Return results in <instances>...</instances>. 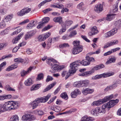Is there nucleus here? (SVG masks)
Wrapping results in <instances>:
<instances>
[{
  "label": "nucleus",
  "mask_w": 121,
  "mask_h": 121,
  "mask_svg": "<svg viewBox=\"0 0 121 121\" xmlns=\"http://www.w3.org/2000/svg\"><path fill=\"white\" fill-rule=\"evenodd\" d=\"M34 113L36 114L41 115L43 114V112L41 110L37 109L34 111Z\"/></svg>",
  "instance_id": "f704fd0d"
},
{
  "label": "nucleus",
  "mask_w": 121,
  "mask_h": 121,
  "mask_svg": "<svg viewBox=\"0 0 121 121\" xmlns=\"http://www.w3.org/2000/svg\"><path fill=\"white\" fill-rule=\"evenodd\" d=\"M65 67L64 65H59V63L53 59V70L55 71H59L63 69Z\"/></svg>",
  "instance_id": "423d86ee"
},
{
  "label": "nucleus",
  "mask_w": 121,
  "mask_h": 121,
  "mask_svg": "<svg viewBox=\"0 0 121 121\" xmlns=\"http://www.w3.org/2000/svg\"><path fill=\"white\" fill-rule=\"evenodd\" d=\"M103 5L101 4H99L96 5L94 8L95 11L96 12L99 13L103 10Z\"/></svg>",
  "instance_id": "ddd939ff"
},
{
  "label": "nucleus",
  "mask_w": 121,
  "mask_h": 121,
  "mask_svg": "<svg viewBox=\"0 0 121 121\" xmlns=\"http://www.w3.org/2000/svg\"><path fill=\"white\" fill-rule=\"evenodd\" d=\"M29 116L30 114L28 113L25 114L22 117V120L24 121H28Z\"/></svg>",
  "instance_id": "a878e982"
},
{
  "label": "nucleus",
  "mask_w": 121,
  "mask_h": 121,
  "mask_svg": "<svg viewBox=\"0 0 121 121\" xmlns=\"http://www.w3.org/2000/svg\"><path fill=\"white\" fill-rule=\"evenodd\" d=\"M82 82L80 81L76 82L74 83L73 85L74 86L78 87L82 86Z\"/></svg>",
  "instance_id": "ea45409f"
},
{
  "label": "nucleus",
  "mask_w": 121,
  "mask_h": 121,
  "mask_svg": "<svg viewBox=\"0 0 121 121\" xmlns=\"http://www.w3.org/2000/svg\"><path fill=\"white\" fill-rule=\"evenodd\" d=\"M62 9L61 11V13H63L64 12H68L69 11V9H68L65 8H62Z\"/></svg>",
  "instance_id": "4d7b16f0"
},
{
  "label": "nucleus",
  "mask_w": 121,
  "mask_h": 121,
  "mask_svg": "<svg viewBox=\"0 0 121 121\" xmlns=\"http://www.w3.org/2000/svg\"><path fill=\"white\" fill-rule=\"evenodd\" d=\"M116 60V58L114 56L112 57L111 58H109L106 63V64L108 65L114 62Z\"/></svg>",
  "instance_id": "5701e85b"
},
{
  "label": "nucleus",
  "mask_w": 121,
  "mask_h": 121,
  "mask_svg": "<svg viewBox=\"0 0 121 121\" xmlns=\"http://www.w3.org/2000/svg\"><path fill=\"white\" fill-rule=\"evenodd\" d=\"M118 101V100L117 99L116 100H112L103 105L102 107H100V110L101 111V112L105 113L106 111V108H109L112 107L117 103Z\"/></svg>",
  "instance_id": "f03ea898"
},
{
  "label": "nucleus",
  "mask_w": 121,
  "mask_h": 121,
  "mask_svg": "<svg viewBox=\"0 0 121 121\" xmlns=\"http://www.w3.org/2000/svg\"><path fill=\"white\" fill-rule=\"evenodd\" d=\"M52 27V26L48 25L47 26L45 27L42 30V31H44L50 29Z\"/></svg>",
  "instance_id": "3c124183"
},
{
  "label": "nucleus",
  "mask_w": 121,
  "mask_h": 121,
  "mask_svg": "<svg viewBox=\"0 0 121 121\" xmlns=\"http://www.w3.org/2000/svg\"><path fill=\"white\" fill-rule=\"evenodd\" d=\"M6 24L5 22L3 20H2L0 23V29H3L5 28L6 27Z\"/></svg>",
  "instance_id": "2f4dec72"
},
{
  "label": "nucleus",
  "mask_w": 121,
  "mask_h": 121,
  "mask_svg": "<svg viewBox=\"0 0 121 121\" xmlns=\"http://www.w3.org/2000/svg\"><path fill=\"white\" fill-rule=\"evenodd\" d=\"M113 97V95H110L106 97L105 98L103 99L104 102L110 100Z\"/></svg>",
  "instance_id": "c9c22d12"
},
{
  "label": "nucleus",
  "mask_w": 121,
  "mask_h": 121,
  "mask_svg": "<svg viewBox=\"0 0 121 121\" xmlns=\"http://www.w3.org/2000/svg\"><path fill=\"white\" fill-rule=\"evenodd\" d=\"M13 16V15L11 14L6 16L4 19V21L6 22H9L12 18Z\"/></svg>",
  "instance_id": "c85d7f7f"
},
{
  "label": "nucleus",
  "mask_w": 121,
  "mask_h": 121,
  "mask_svg": "<svg viewBox=\"0 0 121 121\" xmlns=\"http://www.w3.org/2000/svg\"><path fill=\"white\" fill-rule=\"evenodd\" d=\"M51 34L48 32L42 35V37L43 38V39L44 40H45Z\"/></svg>",
  "instance_id": "7c9ffc66"
},
{
  "label": "nucleus",
  "mask_w": 121,
  "mask_h": 121,
  "mask_svg": "<svg viewBox=\"0 0 121 121\" xmlns=\"http://www.w3.org/2000/svg\"><path fill=\"white\" fill-rule=\"evenodd\" d=\"M73 21L70 20H67L64 22H63L62 24L63 26L69 27L73 23Z\"/></svg>",
  "instance_id": "4468645a"
},
{
  "label": "nucleus",
  "mask_w": 121,
  "mask_h": 121,
  "mask_svg": "<svg viewBox=\"0 0 121 121\" xmlns=\"http://www.w3.org/2000/svg\"><path fill=\"white\" fill-rule=\"evenodd\" d=\"M14 60L15 62L19 63H22L24 61V60L21 58H19L15 59Z\"/></svg>",
  "instance_id": "49530a36"
},
{
  "label": "nucleus",
  "mask_w": 121,
  "mask_h": 121,
  "mask_svg": "<svg viewBox=\"0 0 121 121\" xmlns=\"http://www.w3.org/2000/svg\"><path fill=\"white\" fill-rule=\"evenodd\" d=\"M118 43V41L117 40H112L111 41L107 43L104 46V48H106L117 44Z\"/></svg>",
  "instance_id": "9d476101"
},
{
  "label": "nucleus",
  "mask_w": 121,
  "mask_h": 121,
  "mask_svg": "<svg viewBox=\"0 0 121 121\" xmlns=\"http://www.w3.org/2000/svg\"><path fill=\"white\" fill-rule=\"evenodd\" d=\"M11 101V108L12 109H15L19 107L18 102L17 101Z\"/></svg>",
  "instance_id": "f3484780"
},
{
  "label": "nucleus",
  "mask_w": 121,
  "mask_h": 121,
  "mask_svg": "<svg viewBox=\"0 0 121 121\" xmlns=\"http://www.w3.org/2000/svg\"><path fill=\"white\" fill-rule=\"evenodd\" d=\"M98 32L97 28L95 26H94L91 28V31L89 32V34L90 35H94L95 34L98 33Z\"/></svg>",
  "instance_id": "dca6fc26"
},
{
  "label": "nucleus",
  "mask_w": 121,
  "mask_h": 121,
  "mask_svg": "<svg viewBox=\"0 0 121 121\" xmlns=\"http://www.w3.org/2000/svg\"><path fill=\"white\" fill-rule=\"evenodd\" d=\"M52 9L48 8L44 10L43 11V12L45 13L46 14L52 10Z\"/></svg>",
  "instance_id": "bf43d9fd"
},
{
  "label": "nucleus",
  "mask_w": 121,
  "mask_h": 121,
  "mask_svg": "<svg viewBox=\"0 0 121 121\" xmlns=\"http://www.w3.org/2000/svg\"><path fill=\"white\" fill-rule=\"evenodd\" d=\"M91 113L92 115L95 116H97L98 115L97 112L96 108L95 109H93L91 111Z\"/></svg>",
  "instance_id": "5fc2aeb1"
},
{
  "label": "nucleus",
  "mask_w": 121,
  "mask_h": 121,
  "mask_svg": "<svg viewBox=\"0 0 121 121\" xmlns=\"http://www.w3.org/2000/svg\"><path fill=\"white\" fill-rule=\"evenodd\" d=\"M78 26L79 24H77L72 27L70 28L68 30V31L69 32L70 31L72 30L75 29L78 27Z\"/></svg>",
  "instance_id": "603ef678"
},
{
  "label": "nucleus",
  "mask_w": 121,
  "mask_h": 121,
  "mask_svg": "<svg viewBox=\"0 0 121 121\" xmlns=\"http://www.w3.org/2000/svg\"><path fill=\"white\" fill-rule=\"evenodd\" d=\"M19 117L17 115H15L12 116L10 118V121H19Z\"/></svg>",
  "instance_id": "bb28decb"
},
{
  "label": "nucleus",
  "mask_w": 121,
  "mask_h": 121,
  "mask_svg": "<svg viewBox=\"0 0 121 121\" xmlns=\"http://www.w3.org/2000/svg\"><path fill=\"white\" fill-rule=\"evenodd\" d=\"M47 59L46 60L47 63L50 66H51V68L52 69V68L53 67L52 66V64L53 63V58H47L46 56H44L42 58L41 60L43 61Z\"/></svg>",
  "instance_id": "9b49d317"
},
{
  "label": "nucleus",
  "mask_w": 121,
  "mask_h": 121,
  "mask_svg": "<svg viewBox=\"0 0 121 121\" xmlns=\"http://www.w3.org/2000/svg\"><path fill=\"white\" fill-rule=\"evenodd\" d=\"M108 76H93L92 78L93 80H96L100 78H101L103 77L104 78H105Z\"/></svg>",
  "instance_id": "6e6d98bb"
},
{
  "label": "nucleus",
  "mask_w": 121,
  "mask_h": 121,
  "mask_svg": "<svg viewBox=\"0 0 121 121\" xmlns=\"http://www.w3.org/2000/svg\"><path fill=\"white\" fill-rule=\"evenodd\" d=\"M114 24L116 26H119L121 25V20H120L115 21Z\"/></svg>",
  "instance_id": "8fccbe9b"
},
{
  "label": "nucleus",
  "mask_w": 121,
  "mask_h": 121,
  "mask_svg": "<svg viewBox=\"0 0 121 121\" xmlns=\"http://www.w3.org/2000/svg\"><path fill=\"white\" fill-rule=\"evenodd\" d=\"M29 118V119L28 121H31L35 120L36 119V117L35 116L30 114Z\"/></svg>",
  "instance_id": "864d4df0"
},
{
  "label": "nucleus",
  "mask_w": 121,
  "mask_h": 121,
  "mask_svg": "<svg viewBox=\"0 0 121 121\" xmlns=\"http://www.w3.org/2000/svg\"><path fill=\"white\" fill-rule=\"evenodd\" d=\"M104 67V65L103 64H100L98 65H96L95 67L91 70L87 71H86L83 73L82 76L86 75H91L93 73L95 70L100 69Z\"/></svg>",
  "instance_id": "20e7f679"
},
{
  "label": "nucleus",
  "mask_w": 121,
  "mask_h": 121,
  "mask_svg": "<svg viewBox=\"0 0 121 121\" xmlns=\"http://www.w3.org/2000/svg\"><path fill=\"white\" fill-rule=\"evenodd\" d=\"M22 29L21 28H18L15 31L13 32L11 34V35H13L15 34H17L20 33L22 30Z\"/></svg>",
  "instance_id": "de8ad7c7"
},
{
  "label": "nucleus",
  "mask_w": 121,
  "mask_h": 121,
  "mask_svg": "<svg viewBox=\"0 0 121 121\" xmlns=\"http://www.w3.org/2000/svg\"><path fill=\"white\" fill-rule=\"evenodd\" d=\"M78 66V64L76 63L75 61L71 63L70 65V69L69 70V73L70 75L75 73L77 69L76 67Z\"/></svg>",
  "instance_id": "39448f33"
},
{
  "label": "nucleus",
  "mask_w": 121,
  "mask_h": 121,
  "mask_svg": "<svg viewBox=\"0 0 121 121\" xmlns=\"http://www.w3.org/2000/svg\"><path fill=\"white\" fill-rule=\"evenodd\" d=\"M32 68L33 67H30L28 69L27 71L22 70L21 72V76H24L27 75L31 71Z\"/></svg>",
  "instance_id": "a211bd4d"
},
{
  "label": "nucleus",
  "mask_w": 121,
  "mask_h": 121,
  "mask_svg": "<svg viewBox=\"0 0 121 121\" xmlns=\"http://www.w3.org/2000/svg\"><path fill=\"white\" fill-rule=\"evenodd\" d=\"M24 83L26 86H29L33 84V81L31 78H29L25 81Z\"/></svg>",
  "instance_id": "aec40b11"
},
{
  "label": "nucleus",
  "mask_w": 121,
  "mask_h": 121,
  "mask_svg": "<svg viewBox=\"0 0 121 121\" xmlns=\"http://www.w3.org/2000/svg\"><path fill=\"white\" fill-rule=\"evenodd\" d=\"M117 29L116 28L112 29L110 31L105 34L104 36L105 38H108L113 36L116 34L117 32Z\"/></svg>",
  "instance_id": "0eeeda50"
},
{
  "label": "nucleus",
  "mask_w": 121,
  "mask_h": 121,
  "mask_svg": "<svg viewBox=\"0 0 121 121\" xmlns=\"http://www.w3.org/2000/svg\"><path fill=\"white\" fill-rule=\"evenodd\" d=\"M83 50V46L80 45L77 47H75L72 49V53L73 54H76L82 52Z\"/></svg>",
  "instance_id": "1a4fd4ad"
},
{
  "label": "nucleus",
  "mask_w": 121,
  "mask_h": 121,
  "mask_svg": "<svg viewBox=\"0 0 121 121\" xmlns=\"http://www.w3.org/2000/svg\"><path fill=\"white\" fill-rule=\"evenodd\" d=\"M41 86V84H38L33 85L30 88V91H35L39 88Z\"/></svg>",
  "instance_id": "6ab92c4d"
},
{
  "label": "nucleus",
  "mask_w": 121,
  "mask_h": 121,
  "mask_svg": "<svg viewBox=\"0 0 121 121\" xmlns=\"http://www.w3.org/2000/svg\"><path fill=\"white\" fill-rule=\"evenodd\" d=\"M49 20V18L48 17H45L42 19V21L41 22L43 24L48 22Z\"/></svg>",
  "instance_id": "37998d69"
},
{
  "label": "nucleus",
  "mask_w": 121,
  "mask_h": 121,
  "mask_svg": "<svg viewBox=\"0 0 121 121\" xmlns=\"http://www.w3.org/2000/svg\"><path fill=\"white\" fill-rule=\"evenodd\" d=\"M77 34V31L76 30H73L71 31L69 35V37L71 38L75 35Z\"/></svg>",
  "instance_id": "e433bc0d"
},
{
  "label": "nucleus",
  "mask_w": 121,
  "mask_h": 121,
  "mask_svg": "<svg viewBox=\"0 0 121 121\" xmlns=\"http://www.w3.org/2000/svg\"><path fill=\"white\" fill-rule=\"evenodd\" d=\"M61 97L62 98L65 99H67L68 98V97L66 92L62 93L60 95Z\"/></svg>",
  "instance_id": "a18cd8bd"
},
{
  "label": "nucleus",
  "mask_w": 121,
  "mask_h": 121,
  "mask_svg": "<svg viewBox=\"0 0 121 121\" xmlns=\"http://www.w3.org/2000/svg\"><path fill=\"white\" fill-rule=\"evenodd\" d=\"M84 5L83 2H81L77 5V8L80 10H83L84 8L83 6H84Z\"/></svg>",
  "instance_id": "473e14b6"
},
{
  "label": "nucleus",
  "mask_w": 121,
  "mask_h": 121,
  "mask_svg": "<svg viewBox=\"0 0 121 121\" xmlns=\"http://www.w3.org/2000/svg\"><path fill=\"white\" fill-rule=\"evenodd\" d=\"M5 99L12 98V95L10 94L4 95Z\"/></svg>",
  "instance_id": "680f3d73"
},
{
  "label": "nucleus",
  "mask_w": 121,
  "mask_h": 121,
  "mask_svg": "<svg viewBox=\"0 0 121 121\" xmlns=\"http://www.w3.org/2000/svg\"><path fill=\"white\" fill-rule=\"evenodd\" d=\"M40 24L38 25L37 26V28L38 29H39L43 27V24L41 22H39Z\"/></svg>",
  "instance_id": "052dcab7"
},
{
  "label": "nucleus",
  "mask_w": 121,
  "mask_h": 121,
  "mask_svg": "<svg viewBox=\"0 0 121 121\" xmlns=\"http://www.w3.org/2000/svg\"><path fill=\"white\" fill-rule=\"evenodd\" d=\"M114 73L112 72L105 73L100 75H97L96 76H112L114 75Z\"/></svg>",
  "instance_id": "cd10ccee"
},
{
  "label": "nucleus",
  "mask_w": 121,
  "mask_h": 121,
  "mask_svg": "<svg viewBox=\"0 0 121 121\" xmlns=\"http://www.w3.org/2000/svg\"><path fill=\"white\" fill-rule=\"evenodd\" d=\"M62 76H70L69 73L65 71H63L62 73Z\"/></svg>",
  "instance_id": "e2e57ef3"
},
{
  "label": "nucleus",
  "mask_w": 121,
  "mask_h": 121,
  "mask_svg": "<svg viewBox=\"0 0 121 121\" xmlns=\"http://www.w3.org/2000/svg\"><path fill=\"white\" fill-rule=\"evenodd\" d=\"M51 95H47L45 98L42 97L36 99L30 103V104L32 106L33 109L36 108L38 105V104L40 103H45L48 100Z\"/></svg>",
  "instance_id": "f257e3e1"
},
{
  "label": "nucleus",
  "mask_w": 121,
  "mask_h": 121,
  "mask_svg": "<svg viewBox=\"0 0 121 121\" xmlns=\"http://www.w3.org/2000/svg\"><path fill=\"white\" fill-rule=\"evenodd\" d=\"M81 37L86 42H90V40L87 39L86 36L82 35H81Z\"/></svg>",
  "instance_id": "69168bd1"
},
{
  "label": "nucleus",
  "mask_w": 121,
  "mask_h": 121,
  "mask_svg": "<svg viewBox=\"0 0 121 121\" xmlns=\"http://www.w3.org/2000/svg\"><path fill=\"white\" fill-rule=\"evenodd\" d=\"M17 67V63H15L13 65L9 66L6 69V71H9L16 68Z\"/></svg>",
  "instance_id": "412c9836"
},
{
  "label": "nucleus",
  "mask_w": 121,
  "mask_h": 121,
  "mask_svg": "<svg viewBox=\"0 0 121 121\" xmlns=\"http://www.w3.org/2000/svg\"><path fill=\"white\" fill-rule=\"evenodd\" d=\"M104 102L103 99L99 100L97 101L94 102L92 103V105L94 106H98Z\"/></svg>",
  "instance_id": "4be33fe9"
},
{
  "label": "nucleus",
  "mask_w": 121,
  "mask_h": 121,
  "mask_svg": "<svg viewBox=\"0 0 121 121\" xmlns=\"http://www.w3.org/2000/svg\"><path fill=\"white\" fill-rule=\"evenodd\" d=\"M62 28L60 29L59 31L60 34H62L64 32H65L66 30V27L65 26H63L62 24L61 25Z\"/></svg>",
  "instance_id": "79ce46f5"
},
{
  "label": "nucleus",
  "mask_w": 121,
  "mask_h": 121,
  "mask_svg": "<svg viewBox=\"0 0 121 121\" xmlns=\"http://www.w3.org/2000/svg\"><path fill=\"white\" fill-rule=\"evenodd\" d=\"M53 86V84H52V83L50 85L48 86L47 87L43 90V92H45L49 91L52 87Z\"/></svg>",
  "instance_id": "a19ab883"
},
{
  "label": "nucleus",
  "mask_w": 121,
  "mask_h": 121,
  "mask_svg": "<svg viewBox=\"0 0 121 121\" xmlns=\"http://www.w3.org/2000/svg\"><path fill=\"white\" fill-rule=\"evenodd\" d=\"M31 10L30 8H24L20 11L18 12L17 14L19 16H22L29 12Z\"/></svg>",
  "instance_id": "6e6552de"
},
{
  "label": "nucleus",
  "mask_w": 121,
  "mask_h": 121,
  "mask_svg": "<svg viewBox=\"0 0 121 121\" xmlns=\"http://www.w3.org/2000/svg\"><path fill=\"white\" fill-rule=\"evenodd\" d=\"M114 14L108 15L107 17L106 18V19L108 21H110L114 18Z\"/></svg>",
  "instance_id": "c756f323"
},
{
  "label": "nucleus",
  "mask_w": 121,
  "mask_h": 121,
  "mask_svg": "<svg viewBox=\"0 0 121 121\" xmlns=\"http://www.w3.org/2000/svg\"><path fill=\"white\" fill-rule=\"evenodd\" d=\"M20 39L18 37H16L15 39H13L12 41V42L13 43H16Z\"/></svg>",
  "instance_id": "13d9d810"
},
{
  "label": "nucleus",
  "mask_w": 121,
  "mask_h": 121,
  "mask_svg": "<svg viewBox=\"0 0 121 121\" xmlns=\"http://www.w3.org/2000/svg\"><path fill=\"white\" fill-rule=\"evenodd\" d=\"M33 27V26L32 25L31 23L28 24L27 26V28L28 29H31Z\"/></svg>",
  "instance_id": "774afa93"
},
{
  "label": "nucleus",
  "mask_w": 121,
  "mask_h": 121,
  "mask_svg": "<svg viewBox=\"0 0 121 121\" xmlns=\"http://www.w3.org/2000/svg\"><path fill=\"white\" fill-rule=\"evenodd\" d=\"M52 79L53 78L52 77L50 76H48L46 81L47 82H48L49 81L52 80Z\"/></svg>",
  "instance_id": "338daca9"
},
{
  "label": "nucleus",
  "mask_w": 121,
  "mask_h": 121,
  "mask_svg": "<svg viewBox=\"0 0 121 121\" xmlns=\"http://www.w3.org/2000/svg\"><path fill=\"white\" fill-rule=\"evenodd\" d=\"M35 34L34 30H31L30 31L28 32L25 35V39L26 40L28 39L31 37L32 36L34 35Z\"/></svg>",
  "instance_id": "2eb2a0df"
},
{
  "label": "nucleus",
  "mask_w": 121,
  "mask_h": 121,
  "mask_svg": "<svg viewBox=\"0 0 121 121\" xmlns=\"http://www.w3.org/2000/svg\"><path fill=\"white\" fill-rule=\"evenodd\" d=\"M54 21L56 22H58L61 25L63 22L62 20V18L61 17H56L53 19Z\"/></svg>",
  "instance_id": "b1692460"
},
{
  "label": "nucleus",
  "mask_w": 121,
  "mask_h": 121,
  "mask_svg": "<svg viewBox=\"0 0 121 121\" xmlns=\"http://www.w3.org/2000/svg\"><path fill=\"white\" fill-rule=\"evenodd\" d=\"M81 82L82 83V86L87 85L89 84V81L88 80H85Z\"/></svg>",
  "instance_id": "c03bdc74"
},
{
  "label": "nucleus",
  "mask_w": 121,
  "mask_h": 121,
  "mask_svg": "<svg viewBox=\"0 0 121 121\" xmlns=\"http://www.w3.org/2000/svg\"><path fill=\"white\" fill-rule=\"evenodd\" d=\"M64 7V5L61 4H55L53 5V8L61 9Z\"/></svg>",
  "instance_id": "58836bf2"
},
{
  "label": "nucleus",
  "mask_w": 121,
  "mask_h": 121,
  "mask_svg": "<svg viewBox=\"0 0 121 121\" xmlns=\"http://www.w3.org/2000/svg\"><path fill=\"white\" fill-rule=\"evenodd\" d=\"M69 38L70 37H69V35L68 36L67 35H65L63 36L62 39L64 40H66L69 39Z\"/></svg>",
  "instance_id": "0e129e2a"
},
{
  "label": "nucleus",
  "mask_w": 121,
  "mask_h": 121,
  "mask_svg": "<svg viewBox=\"0 0 121 121\" xmlns=\"http://www.w3.org/2000/svg\"><path fill=\"white\" fill-rule=\"evenodd\" d=\"M11 101L5 102L4 104L0 105V114L6 111L12 110Z\"/></svg>",
  "instance_id": "7ed1b4c3"
},
{
  "label": "nucleus",
  "mask_w": 121,
  "mask_h": 121,
  "mask_svg": "<svg viewBox=\"0 0 121 121\" xmlns=\"http://www.w3.org/2000/svg\"><path fill=\"white\" fill-rule=\"evenodd\" d=\"M5 89L8 91H15V90L14 88L11 87L9 85H6L5 87Z\"/></svg>",
  "instance_id": "72a5a7b5"
},
{
  "label": "nucleus",
  "mask_w": 121,
  "mask_h": 121,
  "mask_svg": "<svg viewBox=\"0 0 121 121\" xmlns=\"http://www.w3.org/2000/svg\"><path fill=\"white\" fill-rule=\"evenodd\" d=\"M80 42L79 40H75L73 42V44L75 47H79L80 45Z\"/></svg>",
  "instance_id": "4c0bfd02"
},
{
  "label": "nucleus",
  "mask_w": 121,
  "mask_h": 121,
  "mask_svg": "<svg viewBox=\"0 0 121 121\" xmlns=\"http://www.w3.org/2000/svg\"><path fill=\"white\" fill-rule=\"evenodd\" d=\"M76 63L78 64V66L81 65L84 66H86L89 65L90 64L89 62H88L86 60H83L81 61L79 60H76L75 61Z\"/></svg>",
  "instance_id": "f8f14e48"
},
{
  "label": "nucleus",
  "mask_w": 121,
  "mask_h": 121,
  "mask_svg": "<svg viewBox=\"0 0 121 121\" xmlns=\"http://www.w3.org/2000/svg\"><path fill=\"white\" fill-rule=\"evenodd\" d=\"M94 120L93 118L84 117L82 118L81 121H92Z\"/></svg>",
  "instance_id": "393cba45"
},
{
  "label": "nucleus",
  "mask_w": 121,
  "mask_h": 121,
  "mask_svg": "<svg viewBox=\"0 0 121 121\" xmlns=\"http://www.w3.org/2000/svg\"><path fill=\"white\" fill-rule=\"evenodd\" d=\"M69 46V44L68 43H64L63 44H61L59 45V47L60 48L67 47H68Z\"/></svg>",
  "instance_id": "09e8293b"
}]
</instances>
